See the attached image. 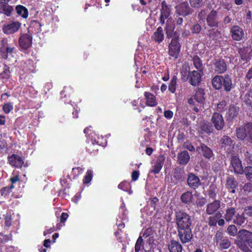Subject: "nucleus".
Listing matches in <instances>:
<instances>
[{
	"label": "nucleus",
	"instance_id": "obj_1",
	"mask_svg": "<svg viewBox=\"0 0 252 252\" xmlns=\"http://www.w3.org/2000/svg\"><path fill=\"white\" fill-rule=\"evenodd\" d=\"M234 244L243 252H252V232L246 229L239 230Z\"/></svg>",
	"mask_w": 252,
	"mask_h": 252
},
{
	"label": "nucleus",
	"instance_id": "obj_2",
	"mask_svg": "<svg viewBox=\"0 0 252 252\" xmlns=\"http://www.w3.org/2000/svg\"><path fill=\"white\" fill-rule=\"evenodd\" d=\"M175 222L176 229L192 227L191 217L184 211H179L175 213Z\"/></svg>",
	"mask_w": 252,
	"mask_h": 252
},
{
	"label": "nucleus",
	"instance_id": "obj_3",
	"mask_svg": "<svg viewBox=\"0 0 252 252\" xmlns=\"http://www.w3.org/2000/svg\"><path fill=\"white\" fill-rule=\"evenodd\" d=\"M215 246L221 250L228 249L231 246L229 239L224 236V234L220 230L216 231L214 237Z\"/></svg>",
	"mask_w": 252,
	"mask_h": 252
},
{
	"label": "nucleus",
	"instance_id": "obj_4",
	"mask_svg": "<svg viewBox=\"0 0 252 252\" xmlns=\"http://www.w3.org/2000/svg\"><path fill=\"white\" fill-rule=\"evenodd\" d=\"M180 33L176 31L174 33V37L169 45V54L171 56L177 58L180 52L181 45L179 42Z\"/></svg>",
	"mask_w": 252,
	"mask_h": 252
},
{
	"label": "nucleus",
	"instance_id": "obj_5",
	"mask_svg": "<svg viewBox=\"0 0 252 252\" xmlns=\"http://www.w3.org/2000/svg\"><path fill=\"white\" fill-rule=\"evenodd\" d=\"M177 236L183 244L189 243L193 238L192 227L177 229Z\"/></svg>",
	"mask_w": 252,
	"mask_h": 252
},
{
	"label": "nucleus",
	"instance_id": "obj_6",
	"mask_svg": "<svg viewBox=\"0 0 252 252\" xmlns=\"http://www.w3.org/2000/svg\"><path fill=\"white\" fill-rule=\"evenodd\" d=\"M220 143L221 148L225 151L227 155L234 152L235 143L229 136H223L220 139Z\"/></svg>",
	"mask_w": 252,
	"mask_h": 252
},
{
	"label": "nucleus",
	"instance_id": "obj_7",
	"mask_svg": "<svg viewBox=\"0 0 252 252\" xmlns=\"http://www.w3.org/2000/svg\"><path fill=\"white\" fill-rule=\"evenodd\" d=\"M176 12L179 15L186 17L190 15L193 12V10L190 7L187 1H184L176 6Z\"/></svg>",
	"mask_w": 252,
	"mask_h": 252
},
{
	"label": "nucleus",
	"instance_id": "obj_8",
	"mask_svg": "<svg viewBox=\"0 0 252 252\" xmlns=\"http://www.w3.org/2000/svg\"><path fill=\"white\" fill-rule=\"evenodd\" d=\"M230 163L234 172L238 174H242L244 169L242 165L241 160L237 156L233 155L230 158Z\"/></svg>",
	"mask_w": 252,
	"mask_h": 252
},
{
	"label": "nucleus",
	"instance_id": "obj_9",
	"mask_svg": "<svg viewBox=\"0 0 252 252\" xmlns=\"http://www.w3.org/2000/svg\"><path fill=\"white\" fill-rule=\"evenodd\" d=\"M188 186L195 190L201 186V183L200 179L194 173H189L187 178Z\"/></svg>",
	"mask_w": 252,
	"mask_h": 252
},
{
	"label": "nucleus",
	"instance_id": "obj_10",
	"mask_svg": "<svg viewBox=\"0 0 252 252\" xmlns=\"http://www.w3.org/2000/svg\"><path fill=\"white\" fill-rule=\"evenodd\" d=\"M222 217L220 212H218L215 215L210 216L208 219V224L210 226H216L218 223L220 226L224 225L225 221L223 219H221Z\"/></svg>",
	"mask_w": 252,
	"mask_h": 252
},
{
	"label": "nucleus",
	"instance_id": "obj_11",
	"mask_svg": "<svg viewBox=\"0 0 252 252\" xmlns=\"http://www.w3.org/2000/svg\"><path fill=\"white\" fill-rule=\"evenodd\" d=\"M220 207V201L219 200H213L209 203L206 207V213L208 215H215Z\"/></svg>",
	"mask_w": 252,
	"mask_h": 252
},
{
	"label": "nucleus",
	"instance_id": "obj_12",
	"mask_svg": "<svg viewBox=\"0 0 252 252\" xmlns=\"http://www.w3.org/2000/svg\"><path fill=\"white\" fill-rule=\"evenodd\" d=\"M203 75V72L193 70L189 72V82L193 86H197L201 83V77Z\"/></svg>",
	"mask_w": 252,
	"mask_h": 252
},
{
	"label": "nucleus",
	"instance_id": "obj_13",
	"mask_svg": "<svg viewBox=\"0 0 252 252\" xmlns=\"http://www.w3.org/2000/svg\"><path fill=\"white\" fill-rule=\"evenodd\" d=\"M238 187V182L235 179L234 177L232 175L228 176L227 177L225 188L230 193H235L236 189Z\"/></svg>",
	"mask_w": 252,
	"mask_h": 252
},
{
	"label": "nucleus",
	"instance_id": "obj_14",
	"mask_svg": "<svg viewBox=\"0 0 252 252\" xmlns=\"http://www.w3.org/2000/svg\"><path fill=\"white\" fill-rule=\"evenodd\" d=\"M8 161L11 166L19 168H21L24 163L21 157L14 154L8 157Z\"/></svg>",
	"mask_w": 252,
	"mask_h": 252
},
{
	"label": "nucleus",
	"instance_id": "obj_15",
	"mask_svg": "<svg viewBox=\"0 0 252 252\" xmlns=\"http://www.w3.org/2000/svg\"><path fill=\"white\" fill-rule=\"evenodd\" d=\"M227 69V64L225 61L223 59L215 60L214 63V71L218 73H222L224 72Z\"/></svg>",
	"mask_w": 252,
	"mask_h": 252
},
{
	"label": "nucleus",
	"instance_id": "obj_16",
	"mask_svg": "<svg viewBox=\"0 0 252 252\" xmlns=\"http://www.w3.org/2000/svg\"><path fill=\"white\" fill-rule=\"evenodd\" d=\"M32 37L28 34H24L19 38V43L20 46L24 49H28L32 45Z\"/></svg>",
	"mask_w": 252,
	"mask_h": 252
},
{
	"label": "nucleus",
	"instance_id": "obj_17",
	"mask_svg": "<svg viewBox=\"0 0 252 252\" xmlns=\"http://www.w3.org/2000/svg\"><path fill=\"white\" fill-rule=\"evenodd\" d=\"M239 109V107L237 105L235 104H230L226 112V120L232 121L238 115Z\"/></svg>",
	"mask_w": 252,
	"mask_h": 252
},
{
	"label": "nucleus",
	"instance_id": "obj_18",
	"mask_svg": "<svg viewBox=\"0 0 252 252\" xmlns=\"http://www.w3.org/2000/svg\"><path fill=\"white\" fill-rule=\"evenodd\" d=\"M164 160L165 157L164 156H159L154 165L153 166V168L151 170L150 172L154 173L155 174H158L163 166Z\"/></svg>",
	"mask_w": 252,
	"mask_h": 252
},
{
	"label": "nucleus",
	"instance_id": "obj_19",
	"mask_svg": "<svg viewBox=\"0 0 252 252\" xmlns=\"http://www.w3.org/2000/svg\"><path fill=\"white\" fill-rule=\"evenodd\" d=\"M167 246L169 252H182L183 246L179 241L176 240H171Z\"/></svg>",
	"mask_w": 252,
	"mask_h": 252
},
{
	"label": "nucleus",
	"instance_id": "obj_20",
	"mask_svg": "<svg viewBox=\"0 0 252 252\" xmlns=\"http://www.w3.org/2000/svg\"><path fill=\"white\" fill-rule=\"evenodd\" d=\"M217 12L216 11L212 10L208 15L206 18L208 25L210 27H217L219 22L216 20Z\"/></svg>",
	"mask_w": 252,
	"mask_h": 252
},
{
	"label": "nucleus",
	"instance_id": "obj_21",
	"mask_svg": "<svg viewBox=\"0 0 252 252\" xmlns=\"http://www.w3.org/2000/svg\"><path fill=\"white\" fill-rule=\"evenodd\" d=\"M231 32L232 38L236 41L240 40L244 34L242 29L238 26H234L231 28Z\"/></svg>",
	"mask_w": 252,
	"mask_h": 252
},
{
	"label": "nucleus",
	"instance_id": "obj_22",
	"mask_svg": "<svg viewBox=\"0 0 252 252\" xmlns=\"http://www.w3.org/2000/svg\"><path fill=\"white\" fill-rule=\"evenodd\" d=\"M201 150L203 156L206 159H210L214 156L213 151L205 144L201 143L200 146L197 147L196 150Z\"/></svg>",
	"mask_w": 252,
	"mask_h": 252
},
{
	"label": "nucleus",
	"instance_id": "obj_23",
	"mask_svg": "<svg viewBox=\"0 0 252 252\" xmlns=\"http://www.w3.org/2000/svg\"><path fill=\"white\" fill-rule=\"evenodd\" d=\"M222 78V87L224 90L227 92H230L234 87L231 78L228 74L224 75Z\"/></svg>",
	"mask_w": 252,
	"mask_h": 252
},
{
	"label": "nucleus",
	"instance_id": "obj_24",
	"mask_svg": "<svg viewBox=\"0 0 252 252\" xmlns=\"http://www.w3.org/2000/svg\"><path fill=\"white\" fill-rule=\"evenodd\" d=\"M21 24L19 22H13L11 24L4 26L3 30L5 33L12 34L17 32Z\"/></svg>",
	"mask_w": 252,
	"mask_h": 252
},
{
	"label": "nucleus",
	"instance_id": "obj_25",
	"mask_svg": "<svg viewBox=\"0 0 252 252\" xmlns=\"http://www.w3.org/2000/svg\"><path fill=\"white\" fill-rule=\"evenodd\" d=\"M190 159V156L187 151H183L178 153L177 161L181 165H186Z\"/></svg>",
	"mask_w": 252,
	"mask_h": 252
},
{
	"label": "nucleus",
	"instance_id": "obj_26",
	"mask_svg": "<svg viewBox=\"0 0 252 252\" xmlns=\"http://www.w3.org/2000/svg\"><path fill=\"white\" fill-rule=\"evenodd\" d=\"M218 188L217 185L215 184H211L207 190L206 196L208 197L210 199L215 200L217 197V193Z\"/></svg>",
	"mask_w": 252,
	"mask_h": 252
},
{
	"label": "nucleus",
	"instance_id": "obj_27",
	"mask_svg": "<svg viewBox=\"0 0 252 252\" xmlns=\"http://www.w3.org/2000/svg\"><path fill=\"white\" fill-rule=\"evenodd\" d=\"M5 42L4 40H2L1 47L0 48V52L2 57L4 59L8 58V55L9 54L11 55L14 49V47H8L5 45Z\"/></svg>",
	"mask_w": 252,
	"mask_h": 252
},
{
	"label": "nucleus",
	"instance_id": "obj_28",
	"mask_svg": "<svg viewBox=\"0 0 252 252\" xmlns=\"http://www.w3.org/2000/svg\"><path fill=\"white\" fill-rule=\"evenodd\" d=\"M180 199L182 203L185 204L189 205L192 202L193 195L191 191H187L183 193Z\"/></svg>",
	"mask_w": 252,
	"mask_h": 252
},
{
	"label": "nucleus",
	"instance_id": "obj_29",
	"mask_svg": "<svg viewBox=\"0 0 252 252\" xmlns=\"http://www.w3.org/2000/svg\"><path fill=\"white\" fill-rule=\"evenodd\" d=\"M211 121L214 126H224V123L222 116L219 113H215L213 114Z\"/></svg>",
	"mask_w": 252,
	"mask_h": 252
},
{
	"label": "nucleus",
	"instance_id": "obj_30",
	"mask_svg": "<svg viewBox=\"0 0 252 252\" xmlns=\"http://www.w3.org/2000/svg\"><path fill=\"white\" fill-rule=\"evenodd\" d=\"M222 76L216 75L212 80L213 87L216 90H220L222 87Z\"/></svg>",
	"mask_w": 252,
	"mask_h": 252
},
{
	"label": "nucleus",
	"instance_id": "obj_31",
	"mask_svg": "<svg viewBox=\"0 0 252 252\" xmlns=\"http://www.w3.org/2000/svg\"><path fill=\"white\" fill-rule=\"evenodd\" d=\"M236 213V209L234 207H229L226 209L225 213L224 214L223 218L225 220L229 222L232 220Z\"/></svg>",
	"mask_w": 252,
	"mask_h": 252
},
{
	"label": "nucleus",
	"instance_id": "obj_32",
	"mask_svg": "<svg viewBox=\"0 0 252 252\" xmlns=\"http://www.w3.org/2000/svg\"><path fill=\"white\" fill-rule=\"evenodd\" d=\"M193 63L195 68L200 72L202 73L204 66L201 60L198 56H194L192 59Z\"/></svg>",
	"mask_w": 252,
	"mask_h": 252
},
{
	"label": "nucleus",
	"instance_id": "obj_33",
	"mask_svg": "<svg viewBox=\"0 0 252 252\" xmlns=\"http://www.w3.org/2000/svg\"><path fill=\"white\" fill-rule=\"evenodd\" d=\"M13 10V7L7 4V3H2L0 2V12L4 13L7 16H10V13Z\"/></svg>",
	"mask_w": 252,
	"mask_h": 252
},
{
	"label": "nucleus",
	"instance_id": "obj_34",
	"mask_svg": "<svg viewBox=\"0 0 252 252\" xmlns=\"http://www.w3.org/2000/svg\"><path fill=\"white\" fill-rule=\"evenodd\" d=\"M145 96L147 99L146 103L148 105L150 106H156L157 103L156 102V97L152 94L145 92Z\"/></svg>",
	"mask_w": 252,
	"mask_h": 252
},
{
	"label": "nucleus",
	"instance_id": "obj_35",
	"mask_svg": "<svg viewBox=\"0 0 252 252\" xmlns=\"http://www.w3.org/2000/svg\"><path fill=\"white\" fill-rule=\"evenodd\" d=\"M174 26L167 21L166 23V27L165 31L166 32V36L168 38H171L174 37Z\"/></svg>",
	"mask_w": 252,
	"mask_h": 252
},
{
	"label": "nucleus",
	"instance_id": "obj_36",
	"mask_svg": "<svg viewBox=\"0 0 252 252\" xmlns=\"http://www.w3.org/2000/svg\"><path fill=\"white\" fill-rule=\"evenodd\" d=\"M83 171V169L80 167L73 168L71 173V175L73 176L72 178H71L69 175H67V177L70 180H71L72 179H75L78 177L79 175L82 173Z\"/></svg>",
	"mask_w": 252,
	"mask_h": 252
},
{
	"label": "nucleus",
	"instance_id": "obj_37",
	"mask_svg": "<svg viewBox=\"0 0 252 252\" xmlns=\"http://www.w3.org/2000/svg\"><path fill=\"white\" fill-rule=\"evenodd\" d=\"M173 178L178 181L184 179V172L180 168H176L173 172Z\"/></svg>",
	"mask_w": 252,
	"mask_h": 252
},
{
	"label": "nucleus",
	"instance_id": "obj_38",
	"mask_svg": "<svg viewBox=\"0 0 252 252\" xmlns=\"http://www.w3.org/2000/svg\"><path fill=\"white\" fill-rule=\"evenodd\" d=\"M14 188V186L12 185L1 188L0 189V195L4 197L8 196Z\"/></svg>",
	"mask_w": 252,
	"mask_h": 252
},
{
	"label": "nucleus",
	"instance_id": "obj_39",
	"mask_svg": "<svg viewBox=\"0 0 252 252\" xmlns=\"http://www.w3.org/2000/svg\"><path fill=\"white\" fill-rule=\"evenodd\" d=\"M154 38L156 41L161 42L164 38V34L162 28L160 27L157 29V31L154 33Z\"/></svg>",
	"mask_w": 252,
	"mask_h": 252
},
{
	"label": "nucleus",
	"instance_id": "obj_40",
	"mask_svg": "<svg viewBox=\"0 0 252 252\" xmlns=\"http://www.w3.org/2000/svg\"><path fill=\"white\" fill-rule=\"evenodd\" d=\"M16 10L18 14L22 16L24 18H27L28 17V11L25 7L18 5L16 7Z\"/></svg>",
	"mask_w": 252,
	"mask_h": 252
},
{
	"label": "nucleus",
	"instance_id": "obj_41",
	"mask_svg": "<svg viewBox=\"0 0 252 252\" xmlns=\"http://www.w3.org/2000/svg\"><path fill=\"white\" fill-rule=\"evenodd\" d=\"M204 91L201 89H198L195 94L194 98L199 103H202L204 100Z\"/></svg>",
	"mask_w": 252,
	"mask_h": 252
},
{
	"label": "nucleus",
	"instance_id": "obj_42",
	"mask_svg": "<svg viewBox=\"0 0 252 252\" xmlns=\"http://www.w3.org/2000/svg\"><path fill=\"white\" fill-rule=\"evenodd\" d=\"M236 136L238 139L244 140L247 136L245 127H239L236 129Z\"/></svg>",
	"mask_w": 252,
	"mask_h": 252
},
{
	"label": "nucleus",
	"instance_id": "obj_43",
	"mask_svg": "<svg viewBox=\"0 0 252 252\" xmlns=\"http://www.w3.org/2000/svg\"><path fill=\"white\" fill-rule=\"evenodd\" d=\"M246 218L244 214H237L233 220V223L238 225H241L244 224L246 221Z\"/></svg>",
	"mask_w": 252,
	"mask_h": 252
},
{
	"label": "nucleus",
	"instance_id": "obj_44",
	"mask_svg": "<svg viewBox=\"0 0 252 252\" xmlns=\"http://www.w3.org/2000/svg\"><path fill=\"white\" fill-rule=\"evenodd\" d=\"M10 77V71L9 67L6 64H4L3 70L0 74V79L7 80Z\"/></svg>",
	"mask_w": 252,
	"mask_h": 252
},
{
	"label": "nucleus",
	"instance_id": "obj_45",
	"mask_svg": "<svg viewBox=\"0 0 252 252\" xmlns=\"http://www.w3.org/2000/svg\"><path fill=\"white\" fill-rule=\"evenodd\" d=\"M4 220V226L9 228L12 225V218L10 213L7 212L3 215Z\"/></svg>",
	"mask_w": 252,
	"mask_h": 252
},
{
	"label": "nucleus",
	"instance_id": "obj_46",
	"mask_svg": "<svg viewBox=\"0 0 252 252\" xmlns=\"http://www.w3.org/2000/svg\"><path fill=\"white\" fill-rule=\"evenodd\" d=\"M170 10H166L165 9L160 10V23L163 25L165 23V20L170 15Z\"/></svg>",
	"mask_w": 252,
	"mask_h": 252
},
{
	"label": "nucleus",
	"instance_id": "obj_47",
	"mask_svg": "<svg viewBox=\"0 0 252 252\" xmlns=\"http://www.w3.org/2000/svg\"><path fill=\"white\" fill-rule=\"evenodd\" d=\"M244 97V102L245 104L247 106L252 108V90H250L246 93Z\"/></svg>",
	"mask_w": 252,
	"mask_h": 252
},
{
	"label": "nucleus",
	"instance_id": "obj_48",
	"mask_svg": "<svg viewBox=\"0 0 252 252\" xmlns=\"http://www.w3.org/2000/svg\"><path fill=\"white\" fill-rule=\"evenodd\" d=\"M189 3L192 8H199L204 5V0H189Z\"/></svg>",
	"mask_w": 252,
	"mask_h": 252
},
{
	"label": "nucleus",
	"instance_id": "obj_49",
	"mask_svg": "<svg viewBox=\"0 0 252 252\" xmlns=\"http://www.w3.org/2000/svg\"><path fill=\"white\" fill-rule=\"evenodd\" d=\"M143 248V239L141 236H139L135 245V252H139L141 249Z\"/></svg>",
	"mask_w": 252,
	"mask_h": 252
},
{
	"label": "nucleus",
	"instance_id": "obj_50",
	"mask_svg": "<svg viewBox=\"0 0 252 252\" xmlns=\"http://www.w3.org/2000/svg\"><path fill=\"white\" fill-rule=\"evenodd\" d=\"M189 66H186L183 70L181 71V79L184 82L187 81L188 79L189 80Z\"/></svg>",
	"mask_w": 252,
	"mask_h": 252
},
{
	"label": "nucleus",
	"instance_id": "obj_51",
	"mask_svg": "<svg viewBox=\"0 0 252 252\" xmlns=\"http://www.w3.org/2000/svg\"><path fill=\"white\" fill-rule=\"evenodd\" d=\"M177 77L175 76H173L172 78L170 83L169 85L168 90L172 93H174L176 91V86L177 83Z\"/></svg>",
	"mask_w": 252,
	"mask_h": 252
},
{
	"label": "nucleus",
	"instance_id": "obj_52",
	"mask_svg": "<svg viewBox=\"0 0 252 252\" xmlns=\"http://www.w3.org/2000/svg\"><path fill=\"white\" fill-rule=\"evenodd\" d=\"M227 232L229 236L234 237L238 234L237 228L234 225H230L227 228Z\"/></svg>",
	"mask_w": 252,
	"mask_h": 252
},
{
	"label": "nucleus",
	"instance_id": "obj_53",
	"mask_svg": "<svg viewBox=\"0 0 252 252\" xmlns=\"http://www.w3.org/2000/svg\"><path fill=\"white\" fill-rule=\"evenodd\" d=\"M12 239V236L11 233L9 234H4L0 233V243H5L11 241Z\"/></svg>",
	"mask_w": 252,
	"mask_h": 252
},
{
	"label": "nucleus",
	"instance_id": "obj_54",
	"mask_svg": "<svg viewBox=\"0 0 252 252\" xmlns=\"http://www.w3.org/2000/svg\"><path fill=\"white\" fill-rule=\"evenodd\" d=\"M93 176V172L91 170H88L87 171V173L84 178L83 179V183L84 184H88L90 183L92 178Z\"/></svg>",
	"mask_w": 252,
	"mask_h": 252
},
{
	"label": "nucleus",
	"instance_id": "obj_55",
	"mask_svg": "<svg viewBox=\"0 0 252 252\" xmlns=\"http://www.w3.org/2000/svg\"><path fill=\"white\" fill-rule=\"evenodd\" d=\"M244 172L247 179L252 182V166L246 167Z\"/></svg>",
	"mask_w": 252,
	"mask_h": 252
},
{
	"label": "nucleus",
	"instance_id": "obj_56",
	"mask_svg": "<svg viewBox=\"0 0 252 252\" xmlns=\"http://www.w3.org/2000/svg\"><path fill=\"white\" fill-rule=\"evenodd\" d=\"M94 142H95L98 145L101 146L102 147L105 146L106 145V139L101 136V138H99V136H97V137H94Z\"/></svg>",
	"mask_w": 252,
	"mask_h": 252
},
{
	"label": "nucleus",
	"instance_id": "obj_57",
	"mask_svg": "<svg viewBox=\"0 0 252 252\" xmlns=\"http://www.w3.org/2000/svg\"><path fill=\"white\" fill-rule=\"evenodd\" d=\"M238 53L240 54L241 59L243 61H247V60L249 58V55L248 54V53H247L246 49L245 48H239L238 50Z\"/></svg>",
	"mask_w": 252,
	"mask_h": 252
},
{
	"label": "nucleus",
	"instance_id": "obj_58",
	"mask_svg": "<svg viewBox=\"0 0 252 252\" xmlns=\"http://www.w3.org/2000/svg\"><path fill=\"white\" fill-rule=\"evenodd\" d=\"M118 187L121 190H123L125 191H127L130 187V184L126 181H123L119 184Z\"/></svg>",
	"mask_w": 252,
	"mask_h": 252
},
{
	"label": "nucleus",
	"instance_id": "obj_59",
	"mask_svg": "<svg viewBox=\"0 0 252 252\" xmlns=\"http://www.w3.org/2000/svg\"><path fill=\"white\" fill-rule=\"evenodd\" d=\"M201 30V26L198 24L195 23L193 26L191 28V33L193 34H198L200 32Z\"/></svg>",
	"mask_w": 252,
	"mask_h": 252
},
{
	"label": "nucleus",
	"instance_id": "obj_60",
	"mask_svg": "<svg viewBox=\"0 0 252 252\" xmlns=\"http://www.w3.org/2000/svg\"><path fill=\"white\" fill-rule=\"evenodd\" d=\"M159 199L157 197L150 198L149 199V202H150L151 207L154 210L156 209L157 204L158 202Z\"/></svg>",
	"mask_w": 252,
	"mask_h": 252
},
{
	"label": "nucleus",
	"instance_id": "obj_61",
	"mask_svg": "<svg viewBox=\"0 0 252 252\" xmlns=\"http://www.w3.org/2000/svg\"><path fill=\"white\" fill-rule=\"evenodd\" d=\"M226 106V102L225 100H222L217 105V110L219 112H222Z\"/></svg>",
	"mask_w": 252,
	"mask_h": 252
},
{
	"label": "nucleus",
	"instance_id": "obj_62",
	"mask_svg": "<svg viewBox=\"0 0 252 252\" xmlns=\"http://www.w3.org/2000/svg\"><path fill=\"white\" fill-rule=\"evenodd\" d=\"M61 184L62 187H65L63 189L64 192L66 193V190L70 188V186L68 183H67V181L65 179H61Z\"/></svg>",
	"mask_w": 252,
	"mask_h": 252
},
{
	"label": "nucleus",
	"instance_id": "obj_63",
	"mask_svg": "<svg viewBox=\"0 0 252 252\" xmlns=\"http://www.w3.org/2000/svg\"><path fill=\"white\" fill-rule=\"evenodd\" d=\"M207 203V200L205 197H201L196 202V206L198 207H202Z\"/></svg>",
	"mask_w": 252,
	"mask_h": 252
},
{
	"label": "nucleus",
	"instance_id": "obj_64",
	"mask_svg": "<svg viewBox=\"0 0 252 252\" xmlns=\"http://www.w3.org/2000/svg\"><path fill=\"white\" fill-rule=\"evenodd\" d=\"M13 109V106L10 103L5 104L3 106V110L6 113H8Z\"/></svg>",
	"mask_w": 252,
	"mask_h": 252
}]
</instances>
